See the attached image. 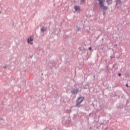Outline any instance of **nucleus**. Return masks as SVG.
Listing matches in <instances>:
<instances>
[{
	"label": "nucleus",
	"mask_w": 130,
	"mask_h": 130,
	"mask_svg": "<svg viewBox=\"0 0 130 130\" xmlns=\"http://www.w3.org/2000/svg\"><path fill=\"white\" fill-rule=\"evenodd\" d=\"M89 50H92V48L89 47Z\"/></svg>",
	"instance_id": "9d476101"
},
{
	"label": "nucleus",
	"mask_w": 130,
	"mask_h": 130,
	"mask_svg": "<svg viewBox=\"0 0 130 130\" xmlns=\"http://www.w3.org/2000/svg\"><path fill=\"white\" fill-rule=\"evenodd\" d=\"M74 9H75L76 12H79V11H81L80 7H79V6H75L74 7Z\"/></svg>",
	"instance_id": "20e7f679"
},
{
	"label": "nucleus",
	"mask_w": 130,
	"mask_h": 130,
	"mask_svg": "<svg viewBox=\"0 0 130 130\" xmlns=\"http://www.w3.org/2000/svg\"><path fill=\"white\" fill-rule=\"evenodd\" d=\"M118 76H119V77H120V76H121V74H119Z\"/></svg>",
	"instance_id": "9b49d317"
},
{
	"label": "nucleus",
	"mask_w": 130,
	"mask_h": 130,
	"mask_svg": "<svg viewBox=\"0 0 130 130\" xmlns=\"http://www.w3.org/2000/svg\"><path fill=\"white\" fill-rule=\"evenodd\" d=\"M85 2H86V0H81L80 4L83 5V4H85Z\"/></svg>",
	"instance_id": "0eeeda50"
},
{
	"label": "nucleus",
	"mask_w": 130,
	"mask_h": 130,
	"mask_svg": "<svg viewBox=\"0 0 130 130\" xmlns=\"http://www.w3.org/2000/svg\"><path fill=\"white\" fill-rule=\"evenodd\" d=\"M120 4H121V2L120 0L117 1L116 6H117V5H120Z\"/></svg>",
	"instance_id": "6e6552de"
},
{
	"label": "nucleus",
	"mask_w": 130,
	"mask_h": 130,
	"mask_svg": "<svg viewBox=\"0 0 130 130\" xmlns=\"http://www.w3.org/2000/svg\"><path fill=\"white\" fill-rule=\"evenodd\" d=\"M126 86L127 87H128V84H126Z\"/></svg>",
	"instance_id": "f8f14e48"
},
{
	"label": "nucleus",
	"mask_w": 130,
	"mask_h": 130,
	"mask_svg": "<svg viewBox=\"0 0 130 130\" xmlns=\"http://www.w3.org/2000/svg\"><path fill=\"white\" fill-rule=\"evenodd\" d=\"M98 2H99V4L101 6V9L102 10H107V7L105 6L104 5V2H105V0H97Z\"/></svg>",
	"instance_id": "f03ea898"
},
{
	"label": "nucleus",
	"mask_w": 130,
	"mask_h": 130,
	"mask_svg": "<svg viewBox=\"0 0 130 130\" xmlns=\"http://www.w3.org/2000/svg\"><path fill=\"white\" fill-rule=\"evenodd\" d=\"M85 99V98L81 96L80 98H78L76 101V107H80V105L82 102H83V101Z\"/></svg>",
	"instance_id": "f257e3e1"
},
{
	"label": "nucleus",
	"mask_w": 130,
	"mask_h": 130,
	"mask_svg": "<svg viewBox=\"0 0 130 130\" xmlns=\"http://www.w3.org/2000/svg\"><path fill=\"white\" fill-rule=\"evenodd\" d=\"M78 92H79L78 89H73L72 91V93H73V94H78Z\"/></svg>",
	"instance_id": "39448f33"
},
{
	"label": "nucleus",
	"mask_w": 130,
	"mask_h": 130,
	"mask_svg": "<svg viewBox=\"0 0 130 130\" xmlns=\"http://www.w3.org/2000/svg\"><path fill=\"white\" fill-rule=\"evenodd\" d=\"M27 42L30 44H33V37H30L29 39H28Z\"/></svg>",
	"instance_id": "7ed1b4c3"
},
{
	"label": "nucleus",
	"mask_w": 130,
	"mask_h": 130,
	"mask_svg": "<svg viewBox=\"0 0 130 130\" xmlns=\"http://www.w3.org/2000/svg\"><path fill=\"white\" fill-rule=\"evenodd\" d=\"M108 5H111L112 4V0H107Z\"/></svg>",
	"instance_id": "423d86ee"
},
{
	"label": "nucleus",
	"mask_w": 130,
	"mask_h": 130,
	"mask_svg": "<svg viewBox=\"0 0 130 130\" xmlns=\"http://www.w3.org/2000/svg\"><path fill=\"white\" fill-rule=\"evenodd\" d=\"M41 31H42V32H44V31H46V29L45 27H42V28H41Z\"/></svg>",
	"instance_id": "1a4fd4ad"
}]
</instances>
